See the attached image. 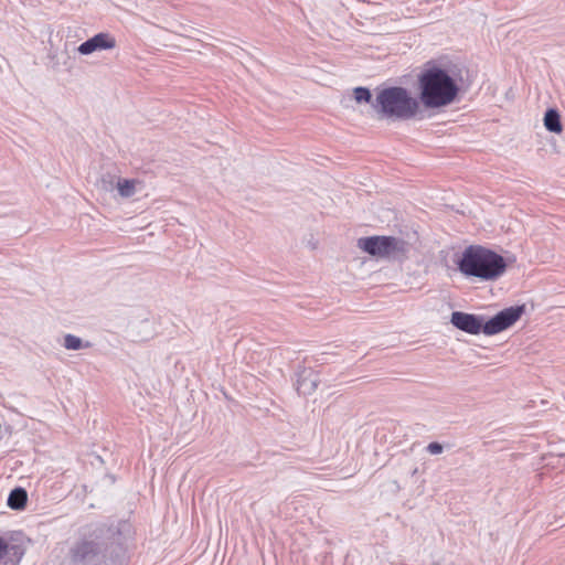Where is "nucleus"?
<instances>
[{
	"instance_id": "obj_1",
	"label": "nucleus",
	"mask_w": 565,
	"mask_h": 565,
	"mask_svg": "<svg viewBox=\"0 0 565 565\" xmlns=\"http://www.w3.org/2000/svg\"><path fill=\"white\" fill-rule=\"evenodd\" d=\"M372 110L377 120L404 121L418 114L419 102L406 88L392 86L377 92Z\"/></svg>"
},
{
	"instance_id": "obj_2",
	"label": "nucleus",
	"mask_w": 565,
	"mask_h": 565,
	"mask_svg": "<svg viewBox=\"0 0 565 565\" xmlns=\"http://www.w3.org/2000/svg\"><path fill=\"white\" fill-rule=\"evenodd\" d=\"M457 266L466 277L495 280L504 274L508 264L495 252L481 245H470L462 252Z\"/></svg>"
},
{
	"instance_id": "obj_3",
	"label": "nucleus",
	"mask_w": 565,
	"mask_h": 565,
	"mask_svg": "<svg viewBox=\"0 0 565 565\" xmlns=\"http://www.w3.org/2000/svg\"><path fill=\"white\" fill-rule=\"evenodd\" d=\"M419 98L427 108L451 104L459 92L456 81L443 68L433 66L418 76Z\"/></svg>"
},
{
	"instance_id": "obj_4",
	"label": "nucleus",
	"mask_w": 565,
	"mask_h": 565,
	"mask_svg": "<svg viewBox=\"0 0 565 565\" xmlns=\"http://www.w3.org/2000/svg\"><path fill=\"white\" fill-rule=\"evenodd\" d=\"M524 311L525 307L523 305L509 307L499 311L487 321L480 316L454 311L450 317V322L457 329L469 334L483 332L486 335H494L513 326Z\"/></svg>"
},
{
	"instance_id": "obj_5",
	"label": "nucleus",
	"mask_w": 565,
	"mask_h": 565,
	"mask_svg": "<svg viewBox=\"0 0 565 565\" xmlns=\"http://www.w3.org/2000/svg\"><path fill=\"white\" fill-rule=\"evenodd\" d=\"M108 544L100 535L94 533L78 542L71 551L75 565H102L106 562Z\"/></svg>"
},
{
	"instance_id": "obj_6",
	"label": "nucleus",
	"mask_w": 565,
	"mask_h": 565,
	"mask_svg": "<svg viewBox=\"0 0 565 565\" xmlns=\"http://www.w3.org/2000/svg\"><path fill=\"white\" fill-rule=\"evenodd\" d=\"M358 246L372 256H391L406 250V243L393 236L362 237Z\"/></svg>"
},
{
	"instance_id": "obj_7",
	"label": "nucleus",
	"mask_w": 565,
	"mask_h": 565,
	"mask_svg": "<svg viewBox=\"0 0 565 565\" xmlns=\"http://www.w3.org/2000/svg\"><path fill=\"white\" fill-rule=\"evenodd\" d=\"M116 47V40L109 33L100 32L83 42L77 51L82 55H89L96 51L113 50Z\"/></svg>"
},
{
	"instance_id": "obj_8",
	"label": "nucleus",
	"mask_w": 565,
	"mask_h": 565,
	"mask_svg": "<svg viewBox=\"0 0 565 565\" xmlns=\"http://www.w3.org/2000/svg\"><path fill=\"white\" fill-rule=\"evenodd\" d=\"M320 383L319 374L312 369L302 367L297 372L296 390L299 394L311 395Z\"/></svg>"
},
{
	"instance_id": "obj_9",
	"label": "nucleus",
	"mask_w": 565,
	"mask_h": 565,
	"mask_svg": "<svg viewBox=\"0 0 565 565\" xmlns=\"http://www.w3.org/2000/svg\"><path fill=\"white\" fill-rule=\"evenodd\" d=\"M544 126L545 128L555 134H559L563 130V126L561 122V116L557 109L550 108L546 110L544 115Z\"/></svg>"
},
{
	"instance_id": "obj_10",
	"label": "nucleus",
	"mask_w": 565,
	"mask_h": 565,
	"mask_svg": "<svg viewBox=\"0 0 565 565\" xmlns=\"http://www.w3.org/2000/svg\"><path fill=\"white\" fill-rule=\"evenodd\" d=\"M28 501L26 490L23 488H14L8 497V505L13 510H21Z\"/></svg>"
},
{
	"instance_id": "obj_11",
	"label": "nucleus",
	"mask_w": 565,
	"mask_h": 565,
	"mask_svg": "<svg viewBox=\"0 0 565 565\" xmlns=\"http://www.w3.org/2000/svg\"><path fill=\"white\" fill-rule=\"evenodd\" d=\"M139 181L136 179H118L116 189L121 198L128 199L136 193V186Z\"/></svg>"
},
{
	"instance_id": "obj_12",
	"label": "nucleus",
	"mask_w": 565,
	"mask_h": 565,
	"mask_svg": "<svg viewBox=\"0 0 565 565\" xmlns=\"http://www.w3.org/2000/svg\"><path fill=\"white\" fill-rule=\"evenodd\" d=\"M90 342H83V340L74 334H66L64 337L63 347L66 350H81L84 348H90Z\"/></svg>"
},
{
	"instance_id": "obj_13",
	"label": "nucleus",
	"mask_w": 565,
	"mask_h": 565,
	"mask_svg": "<svg viewBox=\"0 0 565 565\" xmlns=\"http://www.w3.org/2000/svg\"><path fill=\"white\" fill-rule=\"evenodd\" d=\"M353 93L356 103H367L372 105L374 99H372L371 90L367 87H356L354 88Z\"/></svg>"
},
{
	"instance_id": "obj_14",
	"label": "nucleus",
	"mask_w": 565,
	"mask_h": 565,
	"mask_svg": "<svg viewBox=\"0 0 565 565\" xmlns=\"http://www.w3.org/2000/svg\"><path fill=\"white\" fill-rule=\"evenodd\" d=\"M24 554V551L21 546L19 545H10V544H7V548H6V553L4 555H9L11 556V561H12V565H15L17 563L20 562V559L22 558Z\"/></svg>"
},
{
	"instance_id": "obj_15",
	"label": "nucleus",
	"mask_w": 565,
	"mask_h": 565,
	"mask_svg": "<svg viewBox=\"0 0 565 565\" xmlns=\"http://www.w3.org/2000/svg\"><path fill=\"white\" fill-rule=\"evenodd\" d=\"M426 450L430 455H439V454L443 452L444 446L441 444L437 443V441H433V443L427 445Z\"/></svg>"
},
{
	"instance_id": "obj_16",
	"label": "nucleus",
	"mask_w": 565,
	"mask_h": 565,
	"mask_svg": "<svg viewBox=\"0 0 565 565\" xmlns=\"http://www.w3.org/2000/svg\"><path fill=\"white\" fill-rule=\"evenodd\" d=\"M7 543L0 537V559L4 556Z\"/></svg>"
},
{
	"instance_id": "obj_17",
	"label": "nucleus",
	"mask_w": 565,
	"mask_h": 565,
	"mask_svg": "<svg viewBox=\"0 0 565 565\" xmlns=\"http://www.w3.org/2000/svg\"><path fill=\"white\" fill-rule=\"evenodd\" d=\"M102 182L104 183V189L105 190H109V189L113 188V182L111 181H109V185L108 186L106 185V179L105 178L102 179Z\"/></svg>"
}]
</instances>
